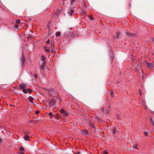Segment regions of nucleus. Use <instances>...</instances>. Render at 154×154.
Returning <instances> with one entry per match:
<instances>
[{
	"instance_id": "37998d69",
	"label": "nucleus",
	"mask_w": 154,
	"mask_h": 154,
	"mask_svg": "<svg viewBox=\"0 0 154 154\" xmlns=\"http://www.w3.org/2000/svg\"><path fill=\"white\" fill-rule=\"evenodd\" d=\"M31 37H32V36L31 35H30V36H29L28 37L30 38Z\"/></svg>"
},
{
	"instance_id": "20e7f679",
	"label": "nucleus",
	"mask_w": 154,
	"mask_h": 154,
	"mask_svg": "<svg viewBox=\"0 0 154 154\" xmlns=\"http://www.w3.org/2000/svg\"><path fill=\"white\" fill-rule=\"evenodd\" d=\"M81 131L82 134L83 135H85L88 134V131L86 130L84 131L82 130Z\"/></svg>"
},
{
	"instance_id": "c756f323",
	"label": "nucleus",
	"mask_w": 154,
	"mask_h": 154,
	"mask_svg": "<svg viewBox=\"0 0 154 154\" xmlns=\"http://www.w3.org/2000/svg\"><path fill=\"white\" fill-rule=\"evenodd\" d=\"M18 24H17L16 25H15L14 26V28H17L18 27Z\"/></svg>"
},
{
	"instance_id": "1a4fd4ad",
	"label": "nucleus",
	"mask_w": 154,
	"mask_h": 154,
	"mask_svg": "<svg viewBox=\"0 0 154 154\" xmlns=\"http://www.w3.org/2000/svg\"><path fill=\"white\" fill-rule=\"evenodd\" d=\"M60 111L61 114L64 115V113L66 111L64 109H60Z\"/></svg>"
},
{
	"instance_id": "f03ea898",
	"label": "nucleus",
	"mask_w": 154,
	"mask_h": 154,
	"mask_svg": "<svg viewBox=\"0 0 154 154\" xmlns=\"http://www.w3.org/2000/svg\"><path fill=\"white\" fill-rule=\"evenodd\" d=\"M65 36L67 38H71L73 36V34L72 32V29L71 28H69L68 30L66 31L64 34Z\"/></svg>"
},
{
	"instance_id": "6e6552de",
	"label": "nucleus",
	"mask_w": 154,
	"mask_h": 154,
	"mask_svg": "<svg viewBox=\"0 0 154 154\" xmlns=\"http://www.w3.org/2000/svg\"><path fill=\"white\" fill-rule=\"evenodd\" d=\"M146 64L148 65V67L149 68H151L153 67V64L152 63H146Z\"/></svg>"
},
{
	"instance_id": "bb28decb",
	"label": "nucleus",
	"mask_w": 154,
	"mask_h": 154,
	"mask_svg": "<svg viewBox=\"0 0 154 154\" xmlns=\"http://www.w3.org/2000/svg\"><path fill=\"white\" fill-rule=\"evenodd\" d=\"M104 154H108V152L106 150H104L103 151Z\"/></svg>"
},
{
	"instance_id": "9d476101",
	"label": "nucleus",
	"mask_w": 154,
	"mask_h": 154,
	"mask_svg": "<svg viewBox=\"0 0 154 154\" xmlns=\"http://www.w3.org/2000/svg\"><path fill=\"white\" fill-rule=\"evenodd\" d=\"M45 51V52L49 51L50 48L48 47H44Z\"/></svg>"
},
{
	"instance_id": "f704fd0d",
	"label": "nucleus",
	"mask_w": 154,
	"mask_h": 154,
	"mask_svg": "<svg viewBox=\"0 0 154 154\" xmlns=\"http://www.w3.org/2000/svg\"><path fill=\"white\" fill-rule=\"evenodd\" d=\"M139 94H140V95L141 96V95L142 93H141V92L140 90H139Z\"/></svg>"
},
{
	"instance_id": "9b49d317",
	"label": "nucleus",
	"mask_w": 154,
	"mask_h": 154,
	"mask_svg": "<svg viewBox=\"0 0 154 154\" xmlns=\"http://www.w3.org/2000/svg\"><path fill=\"white\" fill-rule=\"evenodd\" d=\"M29 100L32 103H33V98L32 97H28Z\"/></svg>"
},
{
	"instance_id": "ea45409f",
	"label": "nucleus",
	"mask_w": 154,
	"mask_h": 154,
	"mask_svg": "<svg viewBox=\"0 0 154 154\" xmlns=\"http://www.w3.org/2000/svg\"><path fill=\"white\" fill-rule=\"evenodd\" d=\"M59 115L58 114H57L56 115V116H57V117H59Z\"/></svg>"
},
{
	"instance_id": "0eeeda50",
	"label": "nucleus",
	"mask_w": 154,
	"mask_h": 154,
	"mask_svg": "<svg viewBox=\"0 0 154 154\" xmlns=\"http://www.w3.org/2000/svg\"><path fill=\"white\" fill-rule=\"evenodd\" d=\"M45 66V61H43L42 63V65H40V67L41 69H43L44 67Z\"/></svg>"
},
{
	"instance_id": "c03bdc74",
	"label": "nucleus",
	"mask_w": 154,
	"mask_h": 154,
	"mask_svg": "<svg viewBox=\"0 0 154 154\" xmlns=\"http://www.w3.org/2000/svg\"><path fill=\"white\" fill-rule=\"evenodd\" d=\"M129 5L130 7H131V4H129Z\"/></svg>"
},
{
	"instance_id": "393cba45",
	"label": "nucleus",
	"mask_w": 154,
	"mask_h": 154,
	"mask_svg": "<svg viewBox=\"0 0 154 154\" xmlns=\"http://www.w3.org/2000/svg\"><path fill=\"white\" fill-rule=\"evenodd\" d=\"M150 121L152 123L153 126H154V122L153 121L152 118H151L150 119Z\"/></svg>"
},
{
	"instance_id": "b1692460",
	"label": "nucleus",
	"mask_w": 154,
	"mask_h": 154,
	"mask_svg": "<svg viewBox=\"0 0 154 154\" xmlns=\"http://www.w3.org/2000/svg\"><path fill=\"white\" fill-rule=\"evenodd\" d=\"M48 116L49 117H52L53 115V113L52 112H51L48 114Z\"/></svg>"
},
{
	"instance_id": "cd10ccee",
	"label": "nucleus",
	"mask_w": 154,
	"mask_h": 154,
	"mask_svg": "<svg viewBox=\"0 0 154 154\" xmlns=\"http://www.w3.org/2000/svg\"><path fill=\"white\" fill-rule=\"evenodd\" d=\"M144 134L145 135V136H147L148 134V133L146 131H144Z\"/></svg>"
},
{
	"instance_id": "f8f14e48",
	"label": "nucleus",
	"mask_w": 154,
	"mask_h": 154,
	"mask_svg": "<svg viewBox=\"0 0 154 154\" xmlns=\"http://www.w3.org/2000/svg\"><path fill=\"white\" fill-rule=\"evenodd\" d=\"M63 115L64 117H66L68 116H69V114L68 112L66 111L64 113V115Z\"/></svg>"
},
{
	"instance_id": "7c9ffc66",
	"label": "nucleus",
	"mask_w": 154,
	"mask_h": 154,
	"mask_svg": "<svg viewBox=\"0 0 154 154\" xmlns=\"http://www.w3.org/2000/svg\"><path fill=\"white\" fill-rule=\"evenodd\" d=\"M39 113H40V111H37L35 112V113L36 114H39Z\"/></svg>"
},
{
	"instance_id": "2eb2a0df",
	"label": "nucleus",
	"mask_w": 154,
	"mask_h": 154,
	"mask_svg": "<svg viewBox=\"0 0 154 154\" xmlns=\"http://www.w3.org/2000/svg\"><path fill=\"white\" fill-rule=\"evenodd\" d=\"M20 23V20L16 19V24H18Z\"/></svg>"
},
{
	"instance_id": "4468645a",
	"label": "nucleus",
	"mask_w": 154,
	"mask_h": 154,
	"mask_svg": "<svg viewBox=\"0 0 154 154\" xmlns=\"http://www.w3.org/2000/svg\"><path fill=\"white\" fill-rule=\"evenodd\" d=\"M23 91L24 93L27 94L28 91V88L27 89L25 88L24 89H23Z\"/></svg>"
},
{
	"instance_id": "2f4dec72",
	"label": "nucleus",
	"mask_w": 154,
	"mask_h": 154,
	"mask_svg": "<svg viewBox=\"0 0 154 154\" xmlns=\"http://www.w3.org/2000/svg\"><path fill=\"white\" fill-rule=\"evenodd\" d=\"M33 76L36 79L37 78V75H36V74H34L33 75Z\"/></svg>"
},
{
	"instance_id": "5701e85b",
	"label": "nucleus",
	"mask_w": 154,
	"mask_h": 154,
	"mask_svg": "<svg viewBox=\"0 0 154 154\" xmlns=\"http://www.w3.org/2000/svg\"><path fill=\"white\" fill-rule=\"evenodd\" d=\"M71 4L72 5H74L75 2V0H70Z\"/></svg>"
},
{
	"instance_id": "c9c22d12",
	"label": "nucleus",
	"mask_w": 154,
	"mask_h": 154,
	"mask_svg": "<svg viewBox=\"0 0 154 154\" xmlns=\"http://www.w3.org/2000/svg\"><path fill=\"white\" fill-rule=\"evenodd\" d=\"M90 17V18L91 20H93L94 19H93V17Z\"/></svg>"
},
{
	"instance_id": "4be33fe9",
	"label": "nucleus",
	"mask_w": 154,
	"mask_h": 154,
	"mask_svg": "<svg viewBox=\"0 0 154 154\" xmlns=\"http://www.w3.org/2000/svg\"><path fill=\"white\" fill-rule=\"evenodd\" d=\"M19 150L20 151H25V149H24V148L23 147H21L19 149Z\"/></svg>"
},
{
	"instance_id": "4c0bfd02",
	"label": "nucleus",
	"mask_w": 154,
	"mask_h": 154,
	"mask_svg": "<svg viewBox=\"0 0 154 154\" xmlns=\"http://www.w3.org/2000/svg\"><path fill=\"white\" fill-rule=\"evenodd\" d=\"M2 142V139L0 138V143H1Z\"/></svg>"
},
{
	"instance_id": "473e14b6",
	"label": "nucleus",
	"mask_w": 154,
	"mask_h": 154,
	"mask_svg": "<svg viewBox=\"0 0 154 154\" xmlns=\"http://www.w3.org/2000/svg\"><path fill=\"white\" fill-rule=\"evenodd\" d=\"M50 42V40L49 39H48L46 43L48 44H49V43Z\"/></svg>"
},
{
	"instance_id": "a878e982",
	"label": "nucleus",
	"mask_w": 154,
	"mask_h": 154,
	"mask_svg": "<svg viewBox=\"0 0 154 154\" xmlns=\"http://www.w3.org/2000/svg\"><path fill=\"white\" fill-rule=\"evenodd\" d=\"M28 92L29 93H32V90H31V89H30V88H28Z\"/></svg>"
},
{
	"instance_id": "6ab92c4d",
	"label": "nucleus",
	"mask_w": 154,
	"mask_h": 154,
	"mask_svg": "<svg viewBox=\"0 0 154 154\" xmlns=\"http://www.w3.org/2000/svg\"><path fill=\"white\" fill-rule=\"evenodd\" d=\"M61 35V33L60 32H57L56 34V36H59Z\"/></svg>"
},
{
	"instance_id": "f3484780",
	"label": "nucleus",
	"mask_w": 154,
	"mask_h": 154,
	"mask_svg": "<svg viewBox=\"0 0 154 154\" xmlns=\"http://www.w3.org/2000/svg\"><path fill=\"white\" fill-rule=\"evenodd\" d=\"M54 43H51V46L50 49L52 51H53V49L54 48Z\"/></svg>"
},
{
	"instance_id": "39448f33",
	"label": "nucleus",
	"mask_w": 154,
	"mask_h": 154,
	"mask_svg": "<svg viewBox=\"0 0 154 154\" xmlns=\"http://www.w3.org/2000/svg\"><path fill=\"white\" fill-rule=\"evenodd\" d=\"M68 13L69 14L70 16L72 15L74 13V11L73 9H71L68 11Z\"/></svg>"
},
{
	"instance_id": "58836bf2",
	"label": "nucleus",
	"mask_w": 154,
	"mask_h": 154,
	"mask_svg": "<svg viewBox=\"0 0 154 154\" xmlns=\"http://www.w3.org/2000/svg\"><path fill=\"white\" fill-rule=\"evenodd\" d=\"M84 5H85V8H87V5L85 4V3L84 4Z\"/></svg>"
},
{
	"instance_id": "79ce46f5",
	"label": "nucleus",
	"mask_w": 154,
	"mask_h": 154,
	"mask_svg": "<svg viewBox=\"0 0 154 154\" xmlns=\"http://www.w3.org/2000/svg\"><path fill=\"white\" fill-rule=\"evenodd\" d=\"M31 37H32V36L31 35H30V36H29L28 37L30 38Z\"/></svg>"
},
{
	"instance_id": "e433bc0d",
	"label": "nucleus",
	"mask_w": 154,
	"mask_h": 154,
	"mask_svg": "<svg viewBox=\"0 0 154 154\" xmlns=\"http://www.w3.org/2000/svg\"><path fill=\"white\" fill-rule=\"evenodd\" d=\"M130 35H133V36H134V35H135V34H133V33H130Z\"/></svg>"
},
{
	"instance_id": "c85d7f7f",
	"label": "nucleus",
	"mask_w": 154,
	"mask_h": 154,
	"mask_svg": "<svg viewBox=\"0 0 154 154\" xmlns=\"http://www.w3.org/2000/svg\"><path fill=\"white\" fill-rule=\"evenodd\" d=\"M133 148L134 149H138V148H137V145L134 146H133Z\"/></svg>"
},
{
	"instance_id": "f257e3e1",
	"label": "nucleus",
	"mask_w": 154,
	"mask_h": 154,
	"mask_svg": "<svg viewBox=\"0 0 154 154\" xmlns=\"http://www.w3.org/2000/svg\"><path fill=\"white\" fill-rule=\"evenodd\" d=\"M55 100L54 99H51L47 101L45 103L46 107L48 108H53L55 105Z\"/></svg>"
},
{
	"instance_id": "a18cd8bd",
	"label": "nucleus",
	"mask_w": 154,
	"mask_h": 154,
	"mask_svg": "<svg viewBox=\"0 0 154 154\" xmlns=\"http://www.w3.org/2000/svg\"><path fill=\"white\" fill-rule=\"evenodd\" d=\"M42 56L43 58H44V57L43 56Z\"/></svg>"
},
{
	"instance_id": "a19ab883",
	"label": "nucleus",
	"mask_w": 154,
	"mask_h": 154,
	"mask_svg": "<svg viewBox=\"0 0 154 154\" xmlns=\"http://www.w3.org/2000/svg\"><path fill=\"white\" fill-rule=\"evenodd\" d=\"M76 154H79V152H77Z\"/></svg>"
},
{
	"instance_id": "a211bd4d",
	"label": "nucleus",
	"mask_w": 154,
	"mask_h": 154,
	"mask_svg": "<svg viewBox=\"0 0 154 154\" xmlns=\"http://www.w3.org/2000/svg\"><path fill=\"white\" fill-rule=\"evenodd\" d=\"M111 96V97H114V92L113 90H112L110 92Z\"/></svg>"
},
{
	"instance_id": "aec40b11",
	"label": "nucleus",
	"mask_w": 154,
	"mask_h": 154,
	"mask_svg": "<svg viewBox=\"0 0 154 154\" xmlns=\"http://www.w3.org/2000/svg\"><path fill=\"white\" fill-rule=\"evenodd\" d=\"M25 61V56L23 55L22 56V62L23 64L24 62Z\"/></svg>"
},
{
	"instance_id": "412c9836",
	"label": "nucleus",
	"mask_w": 154,
	"mask_h": 154,
	"mask_svg": "<svg viewBox=\"0 0 154 154\" xmlns=\"http://www.w3.org/2000/svg\"><path fill=\"white\" fill-rule=\"evenodd\" d=\"M126 35H127V36H129V37L133 36V35H130V33L129 32H127Z\"/></svg>"
},
{
	"instance_id": "72a5a7b5",
	"label": "nucleus",
	"mask_w": 154,
	"mask_h": 154,
	"mask_svg": "<svg viewBox=\"0 0 154 154\" xmlns=\"http://www.w3.org/2000/svg\"><path fill=\"white\" fill-rule=\"evenodd\" d=\"M83 14H84L86 13V12L84 10L82 11Z\"/></svg>"
},
{
	"instance_id": "423d86ee",
	"label": "nucleus",
	"mask_w": 154,
	"mask_h": 154,
	"mask_svg": "<svg viewBox=\"0 0 154 154\" xmlns=\"http://www.w3.org/2000/svg\"><path fill=\"white\" fill-rule=\"evenodd\" d=\"M117 128L116 127H114L112 129V133L113 134H115V133H117V130H116Z\"/></svg>"
},
{
	"instance_id": "dca6fc26",
	"label": "nucleus",
	"mask_w": 154,
	"mask_h": 154,
	"mask_svg": "<svg viewBox=\"0 0 154 154\" xmlns=\"http://www.w3.org/2000/svg\"><path fill=\"white\" fill-rule=\"evenodd\" d=\"M29 138V136L27 135H26L24 137V139L26 140H28Z\"/></svg>"
},
{
	"instance_id": "ddd939ff",
	"label": "nucleus",
	"mask_w": 154,
	"mask_h": 154,
	"mask_svg": "<svg viewBox=\"0 0 154 154\" xmlns=\"http://www.w3.org/2000/svg\"><path fill=\"white\" fill-rule=\"evenodd\" d=\"M116 38H119V36L120 35L121 33L119 32H116Z\"/></svg>"
},
{
	"instance_id": "7ed1b4c3",
	"label": "nucleus",
	"mask_w": 154,
	"mask_h": 154,
	"mask_svg": "<svg viewBox=\"0 0 154 154\" xmlns=\"http://www.w3.org/2000/svg\"><path fill=\"white\" fill-rule=\"evenodd\" d=\"M20 86V89H22L23 90L26 88V85L24 84H21L19 85Z\"/></svg>"
}]
</instances>
